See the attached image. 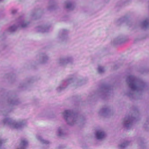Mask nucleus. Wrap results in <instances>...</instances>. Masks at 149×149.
Instances as JSON below:
<instances>
[{
  "instance_id": "nucleus-9",
  "label": "nucleus",
  "mask_w": 149,
  "mask_h": 149,
  "mask_svg": "<svg viewBox=\"0 0 149 149\" xmlns=\"http://www.w3.org/2000/svg\"><path fill=\"white\" fill-rule=\"evenodd\" d=\"M22 26L23 27H25L26 26L25 25H22Z\"/></svg>"
},
{
  "instance_id": "nucleus-5",
  "label": "nucleus",
  "mask_w": 149,
  "mask_h": 149,
  "mask_svg": "<svg viewBox=\"0 0 149 149\" xmlns=\"http://www.w3.org/2000/svg\"><path fill=\"white\" fill-rule=\"evenodd\" d=\"M58 135L61 137H63L65 135L64 131H58L57 132Z\"/></svg>"
},
{
  "instance_id": "nucleus-2",
  "label": "nucleus",
  "mask_w": 149,
  "mask_h": 149,
  "mask_svg": "<svg viewBox=\"0 0 149 149\" xmlns=\"http://www.w3.org/2000/svg\"><path fill=\"white\" fill-rule=\"evenodd\" d=\"M28 144L27 141L25 140H23L22 141L18 148L17 149H25V146Z\"/></svg>"
},
{
  "instance_id": "nucleus-3",
  "label": "nucleus",
  "mask_w": 149,
  "mask_h": 149,
  "mask_svg": "<svg viewBox=\"0 0 149 149\" xmlns=\"http://www.w3.org/2000/svg\"><path fill=\"white\" fill-rule=\"evenodd\" d=\"M129 142L128 141L125 142L119 145L118 148L119 149H123L129 144Z\"/></svg>"
},
{
  "instance_id": "nucleus-1",
  "label": "nucleus",
  "mask_w": 149,
  "mask_h": 149,
  "mask_svg": "<svg viewBox=\"0 0 149 149\" xmlns=\"http://www.w3.org/2000/svg\"><path fill=\"white\" fill-rule=\"evenodd\" d=\"M106 134L104 131H96L95 134V137L97 139L100 140L104 139Z\"/></svg>"
},
{
  "instance_id": "nucleus-6",
  "label": "nucleus",
  "mask_w": 149,
  "mask_h": 149,
  "mask_svg": "<svg viewBox=\"0 0 149 149\" xmlns=\"http://www.w3.org/2000/svg\"><path fill=\"white\" fill-rule=\"evenodd\" d=\"M71 5L70 4H68L67 6V7L68 8H69Z\"/></svg>"
},
{
  "instance_id": "nucleus-4",
  "label": "nucleus",
  "mask_w": 149,
  "mask_h": 149,
  "mask_svg": "<svg viewBox=\"0 0 149 149\" xmlns=\"http://www.w3.org/2000/svg\"><path fill=\"white\" fill-rule=\"evenodd\" d=\"M37 139L43 143L47 144L49 143V141L43 139L40 136H38Z\"/></svg>"
},
{
  "instance_id": "nucleus-8",
  "label": "nucleus",
  "mask_w": 149,
  "mask_h": 149,
  "mask_svg": "<svg viewBox=\"0 0 149 149\" xmlns=\"http://www.w3.org/2000/svg\"><path fill=\"white\" fill-rule=\"evenodd\" d=\"M130 86H131L132 88H133V86H132V84H130Z\"/></svg>"
},
{
  "instance_id": "nucleus-7",
  "label": "nucleus",
  "mask_w": 149,
  "mask_h": 149,
  "mask_svg": "<svg viewBox=\"0 0 149 149\" xmlns=\"http://www.w3.org/2000/svg\"><path fill=\"white\" fill-rule=\"evenodd\" d=\"M16 12V11H15V12H14V11H12V13L13 14V13H15Z\"/></svg>"
}]
</instances>
